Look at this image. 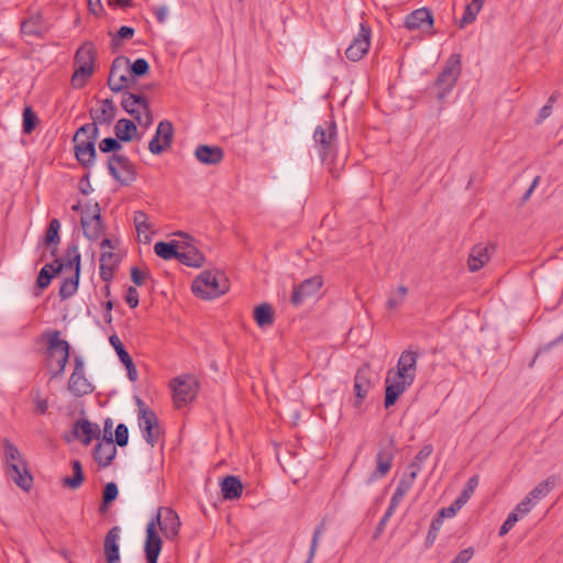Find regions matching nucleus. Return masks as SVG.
I'll return each instance as SVG.
<instances>
[{"label":"nucleus","mask_w":563,"mask_h":563,"mask_svg":"<svg viewBox=\"0 0 563 563\" xmlns=\"http://www.w3.org/2000/svg\"><path fill=\"white\" fill-rule=\"evenodd\" d=\"M180 526V519L173 508H157L156 514L146 526L144 552L147 563H157L162 552L163 540L157 532V527L167 540H174L179 533Z\"/></svg>","instance_id":"nucleus-1"},{"label":"nucleus","mask_w":563,"mask_h":563,"mask_svg":"<svg viewBox=\"0 0 563 563\" xmlns=\"http://www.w3.org/2000/svg\"><path fill=\"white\" fill-rule=\"evenodd\" d=\"M419 355V351H412L411 349L402 351L397 362V372L393 377H390L391 371L388 372L385 387V408L394 406L406 388L413 383Z\"/></svg>","instance_id":"nucleus-2"},{"label":"nucleus","mask_w":563,"mask_h":563,"mask_svg":"<svg viewBox=\"0 0 563 563\" xmlns=\"http://www.w3.org/2000/svg\"><path fill=\"white\" fill-rule=\"evenodd\" d=\"M122 141L119 137H106L99 142V150L102 153L111 154L107 161V167L112 178L122 186H129L136 179L135 165L128 156L118 154L122 148Z\"/></svg>","instance_id":"nucleus-3"},{"label":"nucleus","mask_w":563,"mask_h":563,"mask_svg":"<svg viewBox=\"0 0 563 563\" xmlns=\"http://www.w3.org/2000/svg\"><path fill=\"white\" fill-rule=\"evenodd\" d=\"M338 129L333 118L318 125L313 132L314 145L323 165L329 167L332 177L338 178L339 172L333 167L338 152L336 146Z\"/></svg>","instance_id":"nucleus-4"},{"label":"nucleus","mask_w":563,"mask_h":563,"mask_svg":"<svg viewBox=\"0 0 563 563\" xmlns=\"http://www.w3.org/2000/svg\"><path fill=\"white\" fill-rule=\"evenodd\" d=\"M4 459L7 473L14 484L21 489L29 492L33 486V476L26 467V462L15 444L9 439H3Z\"/></svg>","instance_id":"nucleus-5"},{"label":"nucleus","mask_w":563,"mask_h":563,"mask_svg":"<svg viewBox=\"0 0 563 563\" xmlns=\"http://www.w3.org/2000/svg\"><path fill=\"white\" fill-rule=\"evenodd\" d=\"M230 289V282L221 271H203L191 285L192 292L202 299H213Z\"/></svg>","instance_id":"nucleus-6"},{"label":"nucleus","mask_w":563,"mask_h":563,"mask_svg":"<svg viewBox=\"0 0 563 563\" xmlns=\"http://www.w3.org/2000/svg\"><path fill=\"white\" fill-rule=\"evenodd\" d=\"M43 336L47 338L45 356L48 365L52 366L53 363L56 362V369L53 371L51 377H60L69 360L70 345L66 340L60 338V332L57 330L46 332Z\"/></svg>","instance_id":"nucleus-7"},{"label":"nucleus","mask_w":563,"mask_h":563,"mask_svg":"<svg viewBox=\"0 0 563 563\" xmlns=\"http://www.w3.org/2000/svg\"><path fill=\"white\" fill-rule=\"evenodd\" d=\"M96 59V47L92 42L82 43L76 51L74 63L75 71L71 76V86L80 89L93 74V65Z\"/></svg>","instance_id":"nucleus-8"},{"label":"nucleus","mask_w":563,"mask_h":563,"mask_svg":"<svg viewBox=\"0 0 563 563\" xmlns=\"http://www.w3.org/2000/svg\"><path fill=\"white\" fill-rule=\"evenodd\" d=\"M461 74V55L452 54L442 71L437 76L434 87L438 89L437 98L443 100L455 86Z\"/></svg>","instance_id":"nucleus-9"},{"label":"nucleus","mask_w":563,"mask_h":563,"mask_svg":"<svg viewBox=\"0 0 563 563\" xmlns=\"http://www.w3.org/2000/svg\"><path fill=\"white\" fill-rule=\"evenodd\" d=\"M396 454V443L393 437L382 440L378 443V450L375 456L376 467L371 473L367 484L385 477L393 467Z\"/></svg>","instance_id":"nucleus-10"},{"label":"nucleus","mask_w":563,"mask_h":563,"mask_svg":"<svg viewBox=\"0 0 563 563\" xmlns=\"http://www.w3.org/2000/svg\"><path fill=\"white\" fill-rule=\"evenodd\" d=\"M84 236L89 241H96L104 230V223L101 217V209L98 202L87 203L85 214L80 218Z\"/></svg>","instance_id":"nucleus-11"},{"label":"nucleus","mask_w":563,"mask_h":563,"mask_svg":"<svg viewBox=\"0 0 563 563\" xmlns=\"http://www.w3.org/2000/svg\"><path fill=\"white\" fill-rule=\"evenodd\" d=\"M170 388L176 407L181 408L196 398L198 383L190 375L178 376L170 382Z\"/></svg>","instance_id":"nucleus-12"},{"label":"nucleus","mask_w":563,"mask_h":563,"mask_svg":"<svg viewBox=\"0 0 563 563\" xmlns=\"http://www.w3.org/2000/svg\"><path fill=\"white\" fill-rule=\"evenodd\" d=\"M74 371L68 380V390L74 397H82L91 394L95 386L85 375V363L80 356L74 358Z\"/></svg>","instance_id":"nucleus-13"},{"label":"nucleus","mask_w":563,"mask_h":563,"mask_svg":"<svg viewBox=\"0 0 563 563\" xmlns=\"http://www.w3.org/2000/svg\"><path fill=\"white\" fill-rule=\"evenodd\" d=\"M130 59L126 56H117L110 66L107 85L113 92H121L130 87L131 77H128L123 70L128 69Z\"/></svg>","instance_id":"nucleus-14"},{"label":"nucleus","mask_w":563,"mask_h":563,"mask_svg":"<svg viewBox=\"0 0 563 563\" xmlns=\"http://www.w3.org/2000/svg\"><path fill=\"white\" fill-rule=\"evenodd\" d=\"M174 125L169 120H162L148 143V150L154 155H159L168 150L174 141Z\"/></svg>","instance_id":"nucleus-15"},{"label":"nucleus","mask_w":563,"mask_h":563,"mask_svg":"<svg viewBox=\"0 0 563 563\" xmlns=\"http://www.w3.org/2000/svg\"><path fill=\"white\" fill-rule=\"evenodd\" d=\"M371 35V27L366 23H361L360 32L345 51L346 58L352 62L361 60L369 49Z\"/></svg>","instance_id":"nucleus-16"},{"label":"nucleus","mask_w":563,"mask_h":563,"mask_svg":"<svg viewBox=\"0 0 563 563\" xmlns=\"http://www.w3.org/2000/svg\"><path fill=\"white\" fill-rule=\"evenodd\" d=\"M139 427L146 443L155 446L161 437V427L156 413L153 410H141Z\"/></svg>","instance_id":"nucleus-17"},{"label":"nucleus","mask_w":563,"mask_h":563,"mask_svg":"<svg viewBox=\"0 0 563 563\" xmlns=\"http://www.w3.org/2000/svg\"><path fill=\"white\" fill-rule=\"evenodd\" d=\"M322 277L319 275L305 279L300 284L294 286L290 302L294 306L301 305L306 298L317 295L322 287Z\"/></svg>","instance_id":"nucleus-18"},{"label":"nucleus","mask_w":563,"mask_h":563,"mask_svg":"<svg viewBox=\"0 0 563 563\" xmlns=\"http://www.w3.org/2000/svg\"><path fill=\"white\" fill-rule=\"evenodd\" d=\"M20 31L24 36L43 38L49 31V24L43 13L37 11L21 22Z\"/></svg>","instance_id":"nucleus-19"},{"label":"nucleus","mask_w":563,"mask_h":563,"mask_svg":"<svg viewBox=\"0 0 563 563\" xmlns=\"http://www.w3.org/2000/svg\"><path fill=\"white\" fill-rule=\"evenodd\" d=\"M433 14L428 8H420L410 12L405 19V26L408 30H426L431 31L433 29Z\"/></svg>","instance_id":"nucleus-20"},{"label":"nucleus","mask_w":563,"mask_h":563,"mask_svg":"<svg viewBox=\"0 0 563 563\" xmlns=\"http://www.w3.org/2000/svg\"><path fill=\"white\" fill-rule=\"evenodd\" d=\"M109 342H110L111 346L114 349L121 363L124 365L129 379L133 383L136 382L137 377H139L137 369L134 365V362H133L131 355L125 350V347H124L123 343L121 342V340L119 339V336L117 334L110 335Z\"/></svg>","instance_id":"nucleus-21"},{"label":"nucleus","mask_w":563,"mask_h":563,"mask_svg":"<svg viewBox=\"0 0 563 563\" xmlns=\"http://www.w3.org/2000/svg\"><path fill=\"white\" fill-rule=\"evenodd\" d=\"M372 387L371 369L367 365L357 369L354 377L355 407H360Z\"/></svg>","instance_id":"nucleus-22"},{"label":"nucleus","mask_w":563,"mask_h":563,"mask_svg":"<svg viewBox=\"0 0 563 563\" xmlns=\"http://www.w3.org/2000/svg\"><path fill=\"white\" fill-rule=\"evenodd\" d=\"M99 109H90L89 115L97 125H110L117 115V107L111 98L103 99Z\"/></svg>","instance_id":"nucleus-23"},{"label":"nucleus","mask_w":563,"mask_h":563,"mask_svg":"<svg viewBox=\"0 0 563 563\" xmlns=\"http://www.w3.org/2000/svg\"><path fill=\"white\" fill-rule=\"evenodd\" d=\"M100 434L99 426L87 419L77 420L73 428V435L79 439L84 445L90 444L93 439H99Z\"/></svg>","instance_id":"nucleus-24"},{"label":"nucleus","mask_w":563,"mask_h":563,"mask_svg":"<svg viewBox=\"0 0 563 563\" xmlns=\"http://www.w3.org/2000/svg\"><path fill=\"white\" fill-rule=\"evenodd\" d=\"M195 157L203 165H218L224 158V151L218 145L200 144L195 150Z\"/></svg>","instance_id":"nucleus-25"},{"label":"nucleus","mask_w":563,"mask_h":563,"mask_svg":"<svg viewBox=\"0 0 563 563\" xmlns=\"http://www.w3.org/2000/svg\"><path fill=\"white\" fill-rule=\"evenodd\" d=\"M121 529L119 526L112 527L106 534L103 549L107 563H120L119 539Z\"/></svg>","instance_id":"nucleus-26"},{"label":"nucleus","mask_w":563,"mask_h":563,"mask_svg":"<svg viewBox=\"0 0 563 563\" xmlns=\"http://www.w3.org/2000/svg\"><path fill=\"white\" fill-rule=\"evenodd\" d=\"M179 256L177 260L188 267H200L205 262L203 254L192 244L188 242H180Z\"/></svg>","instance_id":"nucleus-27"},{"label":"nucleus","mask_w":563,"mask_h":563,"mask_svg":"<svg viewBox=\"0 0 563 563\" xmlns=\"http://www.w3.org/2000/svg\"><path fill=\"white\" fill-rule=\"evenodd\" d=\"M495 250L494 245H482L477 244L473 246L467 258V266L471 272H477L484 267V265L490 258V252Z\"/></svg>","instance_id":"nucleus-28"},{"label":"nucleus","mask_w":563,"mask_h":563,"mask_svg":"<svg viewBox=\"0 0 563 563\" xmlns=\"http://www.w3.org/2000/svg\"><path fill=\"white\" fill-rule=\"evenodd\" d=\"M65 266L66 264L60 258H55L54 263L45 264L41 268L36 278V287L40 290L46 289L51 285L53 278L58 275Z\"/></svg>","instance_id":"nucleus-29"},{"label":"nucleus","mask_w":563,"mask_h":563,"mask_svg":"<svg viewBox=\"0 0 563 563\" xmlns=\"http://www.w3.org/2000/svg\"><path fill=\"white\" fill-rule=\"evenodd\" d=\"M117 455L114 442H98L93 449V459L99 467H108Z\"/></svg>","instance_id":"nucleus-30"},{"label":"nucleus","mask_w":563,"mask_h":563,"mask_svg":"<svg viewBox=\"0 0 563 563\" xmlns=\"http://www.w3.org/2000/svg\"><path fill=\"white\" fill-rule=\"evenodd\" d=\"M222 497L225 500H235L242 496L243 484L235 475H227L220 482Z\"/></svg>","instance_id":"nucleus-31"},{"label":"nucleus","mask_w":563,"mask_h":563,"mask_svg":"<svg viewBox=\"0 0 563 563\" xmlns=\"http://www.w3.org/2000/svg\"><path fill=\"white\" fill-rule=\"evenodd\" d=\"M60 222L58 219L54 218L49 221L47 229L45 231L43 238V244L45 246H52L51 255L55 256L57 252V247L60 243L59 236Z\"/></svg>","instance_id":"nucleus-32"},{"label":"nucleus","mask_w":563,"mask_h":563,"mask_svg":"<svg viewBox=\"0 0 563 563\" xmlns=\"http://www.w3.org/2000/svg\"><path fill=\"white\" fill-rule=\"evenodd\" d=\"M114 134L123 143H129L137 134V126L134 121L130 119H119L114 124Z\"/></svg>","instance_id":"nucleus-33"},{"label":"nucleus","mask_w":563,"mask_h":563,"mask_svg":"<svg viewBox=\"0 0 563 563\" xmlns=\"http://www.w3.org/2000/svg\"><path fill=\"white\" fill-rule=\"evenodd\" d=\"M179 246H181V243L176 240L169 242L159 241L155 243L154 252L158 257L165 261L177 260L179 256Z\"/></svg>","instance_id":"nucleus-34"},{"label":"nucleus","mask_w":563,"mask_h":563,"mask_svg":"<svg viewBox=\"0 0 563 563\" xmlns=\"http://www.w3.org/2000/svg\"><path fill=\"white\" fill-rule=\"evenodd\" d=\"M71 470H73V476H66L62 479V484L64 487H68L70 489H77L79 488L84 481H85V474L82 470L81 462L78 460H73L70 462Z\"/></svg>","instance_id":"nucleus-35"},{"label":"nucleus","mask_w":563,"mask_h":563,"mask_svg":"<svg viewBox=\"0 0 563 563\" xmlns=\"http://www.w3.org/2000/svg\"><path fill=\"white\" fill-rule=\"evenodd\" d=\"M254 320L260 328H265L274 323V309L269 303H261L254 309Z\"/></svg>","instance_id":"nucleus-36"},{"label":"nucleus","mask_w":563,"mask_h":563,"mask_svg":"<svg viewBox=\"0 0 563 563\" xmlns=\"http://www.w3.org/2000/svg\"><path fill=\"white\" fill-rule=\"evenodd\" d=\"M128 70L129 76L131 77V82L134 84L137 78L147 76L151 67L145 58H137L133 63L129 62Z\"/></svg>","instance_id":"nucleus-37"},{"label":"nucleus","mask_w":563,"mask_h":563,"mask_svg":"<svg viewBox=\"0 0 563 563\" xmlns=\"http://www.w3.org/2000/svg\"><path fill=\"white\" fill-rule=\"evenodd\" d=\"M556 485L555 476H550L547 479L540 482L528 495L532 500H540L544 498Z\"/></svg>","instance_id":"nucleus-38"},{"label":"nucleus","mask_w":563,"mask_h":563,"mask_svg":"<svg viewBox=\"0 0 563 563\" xmlns=\"http://www.w3.org/2000/svg\"><path fill=\"white\" fill-rule=\"evenodd\" d=\"M433 446L431 444H424L421 450L416 454L413 460L408 465V472L413 473L418 476V473L422 468V463L432 454Z\"/></svg>","instance_id":"nucleus-39"},{"label":"nucleus","mask_w":563,"mask_h":563,"mask_svg":"<svg viewBox=\"0 0 563 563\" xmlns=\"http://www.w3.org/2000/svg\"><path fill=\"white\" fill-rule=\"evenodd\" d=\"M135 30L131 26H121L115 34L109 32L112 36L110 47L112 53H117L122 46L124 40H131L134 36Z\"/></svg>","instance_id":"nucleus-40"},{"label":"nucleus","mask_w":563,"mask_h":563,"mask_svg":"<svg viewBox=\"0 0 563 563\" xmlns=\"http://www.w3.org/2000/svg\"><path fill=\"white\" fill-rule=\"evenodd\" d=\"M38 123V118L31 106H25L22 112V132L31 134Z\"/></svg>","instance_id":"nucleus-41"},{"label":"nucleus","mask_w":563,"mask_h":563,"mask_svg":"<svg viewBox=\"0 0 563 563\" xmlns=\"http://www.w3.org/2000/svg\"><path fill=\"white\" fill-rule=\"evenodd\" d=\"M78 285H79L78 276L73 275L71 277L65 278L62 282L59 291H58L60 299L66 300V299L70 298L71 296H74L78 289Z\"/></svg>","instance_id":"nucleus-42"},{"label":"nucleus","mask_w":563,"mask_h":563,"mask_svg":"<svg viewBox=\"0 0 563 563\" xmlns=\"http://www.w3.org/2000/svg\"><path fill=\"white\" fill-rule=\"evenodd\" d=\"M66 255L70 256V268L74 269V276L80 277L81 255L76 243L71 242L68 244Z\"/></svg>","instance_id":"nucleus-43"},{"label":"nucleus","mask_w":563,"mask_h":563,"mask_svg":"<svg viewBox=\"0 0 563 563\" xmlns=\"http://www.w3.org/2000/svg\"><path fill=\"white\" fill-rule=\"evenodd\" d=\"M98 125L95 122L86 123L76 131L73 142L78 143V140H84L82 136H86V139H98Z\"/></svg>","instance_id":"nucleus-44"},{"label":"nucleus","mask_w":563,"mask_h":563,"mask_svg":"<svg viewBox=\"0 0 563 563\" xmlns=\"http://www.w3.org/2000/svg\"><path fill=\"white\" fill-rule=\"evenodd\" d=\"M479 483V476L477 474L471 476L466 482L460 496L456 498L461 504L465 505L474 494Z\"/></svg>","instance_id":"nucleus-45"},{"label":"nucleus","mask_w":563,"mask_h":563,"mask_svg":"<svg viewBox=\"0 0 563 563\" xmlns=\"http://www.w3.org/2000/svg\"><path fill=\"white\" fill-rule=\"evenodd\" d=\"M123 98L121 100L122 109L128 112L136 122H141V111L136 108L135 101L130 98V91H122Z\"/></svg>","instance_id":"nucleus-46"},{"label":"nucleus","mask_w":563,"mask_h":563,"mask_svg":"<svg viewBox=\"0 0 563 563\" xmlns=\"http://www.w3.org/2000/svg\"><path fill=\"white\" fill-rule=\"evenodd\" d=\"M479 11L478 8L467 3L464 8L463 16L457 22L459 27L464 29L467 24L474 22Z\"/></svg>","instance_id":"nucleus-47"},{"label":"nucleus","mask_w":563,"mask_h":563,"mask_svg":"<svg viewBox=\"0 0 563 563\" xmlns=\"http://www.w3.org/2000/svg\"><path fill=\"white\" fill-rule=\"evenodd\" d=\"M74 152H75L76 159L82 167L90 168L95 164L97 153H89L88 151H80L79 148H76V147H74Z\"/></svg>","instance_id":"nucleus-48"},{"label":"nucleus","mask_w":563,"mask_h":563,"mask_svg":"<svg viewBox=\"0 0 563 563\" xmlns=\"http://www.w3.org/2000/svg\"><path fill=\"white\" fill-rule=\"evenodd\" d=\"M408 294V288L404 285L398 286L396 292L387 300V308L395 309L400 306Z\"/></svg>","instance_id":"nucleus-49"},{"label":"nucleus","mask_w":563,"mask_h":563,"mask_svg":"<svg viewBox=\"0 0 563 563\" xmlns=\"http://www.w3.org/2000/svg\"><path fill=\"white\" fill-rule=\"evenodd\" d=\"M323 529H324L323 522H321L316 528V530H314V532L312 534L311 544H310V549H309V554H308V558H307L305 563H312L314 554H316L318 545H319L320 537H321V534L323 532Z\"/></svg>","instance_id":"nucleus-50"},{"label":"nucleus","mask_w":563,"mask_h":563,"mask_svg":"<svg viewBox=\"0 0 563 563\" xmlns=\"http://www.w3.org/2000/svg\"><path fill=\"white\" fill-rule=\"evenodd\" d=\"M114 444L124 448L129 443V429L124 423H119L114 430Z\"/></svg>","instance_id":"nucleus-51"},{"label":"nucleus","mask_w":563,"mask_h":563,"mask_svg":"<svg viewBox=\"0 0 563 563\" xmlns=\"http://www.w3.org/2000/svg\"><path fill=\"white\" fill-rule=\"evenodd\" d=\"M443 525V521L440 520V518H437L434 517L432 520H431V523H430V527H429V531H428V534H427V538H426V545L427 547H430L434 543L437 537H438V533L441 529Z\"/></svg>","instance_id":"nucleus-52"},{"label":"nucleus","mask_w":563,"mask_h":563,"mask_svg":"<svg viewBox=\"0 0 563 563\" xmlns=\"http://www.w3.org/2000/svg\"><path fill=\"white\" fill-rule=\"evenodd\" d=\"M463 506V504L455 499L449 507L441 508L435 517L443 521L444 518L454 517Z\"/></svg>","instance_id":"nucleus-53"},{"label":"nucleus","mask_w":563,"mask_h":563,"mask_svg":"<svg viewBox=\"0 0 563 563\" xmlns=\"http://www.w3.org/2000/svg\"><path fill=\"white\" fill-rule=\"evenodd\" d=\"M119 496V488L114 482H109L103 486L102 499L112 504Z\"/></svg>","instance_id":"nucleus-54"},{"label":"nucleus","mask_w":563,"mask_h":563,"mask_svg":"<svg viewBox=\"0 0 563 563\" xmlns=\"http://www.w3.org/2000/svg\"><path fill=\"white\" fill-rule=\"evenodd\" d=\"M133 222L139 233L145 232L150 229V224L147 223V214L142 210L134 212Z\"/></svg>","instance_id":"nucleus-55"},{"label":"nucleus","mask_w":563,"mask_h":563,"mask_svg":"<svg viewBox=\"0 0 563 563\" xmlns=\"http://www.w3.org/2000/svg\"><path fill=\"white\" fill-rule=\"evenodd\" d=\"M416 478L413 473L406 472L399 479L397 488L407 494L412 488Z\"/></svg>","instance_id":"nucleus-56"},{"label":"nucleus","mask_w":563,"mask_h":563,"mask_svg":"<svg viewBox=\"0 0 563 563\" xmlns=\"http://www.w3.org/2000/svg\"><path fill=\"white\" fill-rule=\"evenodd\" d=\"M518 520H519L518 514L516 511H511L507 516V518L504 521V523L501 525V527L499 528L498 534L500 537H504L505 534H507L512 529V527L516 525V522Z\"/></svg>","instance_id":"nucleus-57"},{"label":"nucleus","mask_w":563,"mask_h":563,"mask_svg":"<svg viewBox=\"0 0 563 563\" xmlns=\"http://www.w3.org/2000/svg\"><path fill=\"white\" fill-rule=\"evenodd\" d=\"M394 512H395L394 510H391L390 508H387L384 516L380 518V520L377 523V527H376L374 536H373L374 539H378L383 534V532L386 528V525H387L388 520L390 519V517L394 515Z\"/></svg>","instance_id":"nucleus-58"},{"label":"nucleus","mask_w":563,"mask_h":563,"mask_svg":"<svg viewBox=\"0 0 563 563\" xmlns=\"http://www.w3.org/2000/svg\"><path fill=\"white\" fill-rule=\"evenodd\" d=\"M148 277H150V273L148 272H143V271H141L136 266H133L131 268V280L136 286H142Z\"/></svg>","instance_id":"nucleus-59"},{"label":"nucleus","mask_w":563,"mask_h":563,"mask_svg":"<svg viewBox=\"0 0 563 563\" xmlns=\"http://www.w3.org/2000/svg\"><path fill=\"white\" fill-rule=\"evenodd\" d=\"M474 549L468 547L460 551L450 563H468L474 555Z\"/></svg>","instance_id":"nucleus-60"},{"label":"nucleus","mask_w":563,"mask_h":563,"mask_svg":"<svg viewBox=\"0 0 563 563\" xmlns=\"http://www.w3.org/2000/svg\"><path fill=\"white\" fill-rule=\"evenodd\" d=\"M125 301L130 308L134 309L139 306V292L134 286H129L125 294Z\"/></svg>","instance_id":"nucleus-61"},{"label":"nucleus","mask_w":563,"mask_h":563,"mask_svg":"<svg viewBox=\"0 0 563 563\" xmlns=\"http://www.w3.org/2000/svg\"><path fill=\"white\" fill-rule=\"evenodd\" d=\"M96 142L97 139L78 140V143H74V147L80 151H88L89 153H97Z\"/></svg>","instance_id":"nucleus-62"},{"label":"nucleus","mask_w":563,"mask_h":563,"mask_svg":"<svg viewBox=\"0 0 563 563\" xmlns=\"http://www.w3.org/2000/svg\"><path fill=\"white\" fill-rule=\"evenodd\" d=\"M100 264L109 265V266H118L120 260L117 254L110 251H104L100 255Z\"/></svg>","instance_id":"nucleus-63"},{"label":"nucleus","mask_w":563,"mask_h":563,"mask_svg":"<svg viewBox=\"0 0 563 563\" xmlns=\"http://www.w3.org/2000/svg\"><path fill=\"white\" fill-rule=\"evenodd\" d=\"M533 507V503L531 501V497H525L515 508L514 511H516L519 515H526L528 514Z\"/></svg>","instance_id":"nucleus-64"}]
</instances>
